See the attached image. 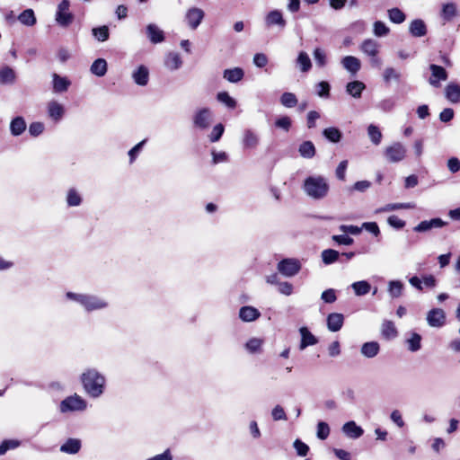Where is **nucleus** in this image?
<instances>
[{
	"mask_svg": "<svg viewBox=\"0 0 460 460\" xmlns=\"http://www.w3.org/2000/svg\"><path fill=\"white\" fill-rule=\"evenodd\" d=\"M213 120V112L209 108L204 107L195 111L192 116L193 127L199 130H206Z\"/></svg>",
	"mask_w": 460,
	"mask_h": 460,
	"instance_id": "6",
	"label": "nucleus"
},
{
	"mask_svg": "<svg viewBox=\"0 0 460 460\" xmlns=\"http://www.w3.org/2000/svg\"><path fill=\"white\" fill-rule=\"evenodd\" d=\"M427 322L431 327H441L446 322V314L440 308L430 310L427 315Z\"/></svg>",
	"mask_w": 460,
	"mask_h": 460,
	"instance_id": "11",
	"label": "nucleus"
},
{
	"mask_svg": "<svg viewBox=\"0 0 460 460\" xmlns=\"http://www.w3.org/2000/svg\"><path fill=\"white\" fill-rule=\"evenodd\" d=\"M69 85L70 81L67 78L53 74V89L56 93L66 92Z\"/></svg>",
	"mask_w": 460,
	"mask_h": 460,
	"instance_id": "37",
	"label": "nucleus"
},
{
	"mask_svg": "<svg viewBox=\"0 0 460 460\" xmlns=\"http://www.w3.org/2000/svg\"><path fill=\"white\" fill-rule=\"evenodd\" d=\"M107 66H107V62L105 59L97 58L92 64V66L90 67V71L92 72V74H93L99 77H102V76L105 75V74L107 73Z\"/></svg>",
	"mask_w": 460,
	"mask_h": 460,
	"instance_id": "38",
	"label": "nucleus"
},
{
	"mask_svg": "<svg viewBox=\"0 0 460 460\" xmlns=\"http://www.w3.org/2000/svg\"><path fill=\"white\" fill-rule=\"evenodd\" d=\"M405 342L410 351L416 352L421 348V336L417 332H410Z\"/></svg>",
	"mask_w": 460,
	"mask_h": 460,
	"instance_id": "35",
	"label": "nucleus"
},
{
	"mask_svg": "<svg viewBox=\"0 0 460 460\" xmlns=\"http://www.w3.org/2000/svg\"><path fill=\"white\" fill-rule=\"evenodd\" d=\"M401 72L391 66L386 67L383 72V80L386 84H389L392 81L399 82L401 80Z\"/></svg>",
	"mask_w": 460,
	"mask_h": 460,
	"instance_id": "45",
	"label": "nucleus"
},
{
	"mask_svg": "<svg viewBox=\"0 0 460 460\" xmlns=\"http://www.w3.org/2000/svg\"><path fill=\"white\" fill-rule=\"evenodd\" d=\"M280 103L287 108H293L297 104V98L292 93H284L280 97Z\"/></svg>",
	"mask_w": 460,
	"mask_h": 460,
	"instance_id": "50",
	"label": "nucleus"
},
{
	"mask_svg": "<svg viewBox=\"0 0 460 460\" xmlns=\"http://www.w3.org/2000/svg\"><path fill=\"white\" fill-rule=\"evenodd\" d=\"M330 434L329 425L324 421H320L317 424V438L321 440H324Z\"/></svg>",
	"mask_w": 460,
	"mask_h": 460,
	"instance_id": "57",
	"label": "nucleus"
},
{
	"mask_svg": "<svg viewBox=\"0 0 460 460\" xmlns=\"http://www.w3.org/2000/svg\"><path fill=\"white\" fill-rule=\"evenodd\" d=\"M379 47L380 45L378 44L377 41L371 39H367L361 43L359 49L364 54L370 57L378 55Z\"/></svg>",
	"mask_w": 460,
	"mask_h": 460,
	"instance_id": "23",
	"label": "nucleus"
},
{
	"mask_svg": "<svg viewBox=\"0 0 460 460\" xmlns=\"http://www.w3.org/2000/svg\"><path fill=\"white\" fill-rule=\"evenodd\" d=\"M317 95L321 98H329L330 96V84L326 81H322L316 84Z\"/></svg>",
	"mask_w": 460,
	"mask_h": 460,
	"instance_id": "54",
	"label": "nucleus"
},
{
	"mask_svg": "<svg viewBox=\"0 0 460 460\" xmlns=\"http://www.w3.org/2000/svg\"><path fill=\"white\" fill-rule=\"evenodd\" d=\"M80 381L85 394L91 398H99L105 392L106 377L95 367L85 368L80 376Z\"/></svg>",
	"mask_w": 460,
	"mask_h": 460,
	"instance_id": "1",
	"label": "nucleus"
},
{
	"mask_svg": "<svg viewBox=\"0 0 460 460\" xmlns=\"http://www.w3.org/2000/svg\"><path fill=\"white\" fill-rule=\"evenodd\" d=\"M47 109L49 118L54 121H59L65 114V109L63 105L57 101H50L48 103Z\"/></svg>",
	"mask_w": 460,
	"mask_h": 460,
	"instance_id": "16",
	"label": "nucleus"
},
{
	"mask_svg": "<svg viewBox=\"0 0 460 460\" xmlns=\"http://www.w3.org/2000/svg\"><path fill=\"white\" fill-rule=\"evenodd\" d=\"M329 183L325 177L314 175L307 177L303 184L305 193L313 199H323L329 192Z\"/></svg>",
	"mask_w": 460,
	"mask_h": 460,
	"instance_id": "3",
	"label": "nucleus"
},
{
	"mask_svg": "<svg viewBox=\"0 0 460 460\" xmlns=\"http://www.w3.org/2000/svg\"><path fill=\"white\" fill-rule=\"evenodd\" d=\"M366 85L361 81H352L347 84L346 92L354 98H360Z\"/></svg>",
	"mask_w": 460,
	"mask_h": 460,
	"instance_id": "31",
	"label": "nucleus"
},
{
	"mask_svg": "<svg viewBox=\"0 0 460 460\" xmlns=\"http://www.w3.org/2000/svg\"><path fill=\"white\" fill-rule=\"evenodd\" d=\"M81 441L78 438H68L61 447L60 451L66 454L75 455L81 449Z\"/></svg>",
	"mask_w": 460,
	"mask_h": 460,
	"instance_id": "27",
	"label": "nucleus"
},
{
	"mask_svg": "<svg viewBox=\"0 0 460 460\" xmlns=\"http://www.w3.org/2000/svg\"><path fill=\"white\" fill-rule=\"evenodd\" d=\"M327 328L332 332H336L341 329L344 323V316L340 313H332L327 316Z\"/></svg>",
	"mask_w": 460,
	"mask_h": 460,
	"instance_id": "15",
	"label": "nucleus"
},
{
	"mask_svg": "<svg viewBox=\"0 0 460 460\" xmlns=\"http://www.w3.org/2000/svg\"><path fill=\"white\" fill-rule=\"evenodd\" d=\"M389 32V28L380 21H376L374 23V34L377 37H383L387 35Z\"/></svg>",
	"mask_w": 460,
	"mask_h": 460,
	"instance_id": "59",
	"label": "nucleus"
},
{
	"mask_svg": "<svg viewBox=\"0 0 460 460\" xmlns=\"http://www.w3.org/2000/svg\"><path fill=\"white\" fill-rule=\"evenodd\" d=\"M299 332L301 334V342L299 345V349L301 350H304L308 346H313L318 342L316 337L312 334L306 327H301L299 329Z\"/></svg>",
	"mask_w": 460,
	"mask_h": 460,
	"instance_id": "21",
	"label": "nucleus"
},
{
	"mask_svg": "<svg viewBox=\"0 0 460 460\" xmlns=\"http://www.w3.org/2000/svg\"><path fill=\"white\" fill-rule=\"evenodd\" d=\"M271 416L274 420H287V414L280 405H276L271 411Z\"/></svg>",
	"mask_w": 460,
	"mask_h": 460,
	"instance_id": "62",
	"label": "nucleus"
},
{
	"mask_svg": "<svg viewBox=\"0 0 460 460\" xmlns=\"http://www.w3.org/2000/svg\"><path fill=\"white\" fill-rule=\"evenodd\" d=\"M266 23L268 26L278 25L280 28L286 26V21L284 20L282 13L279 10L270 11L266 16Z\"/></svg>",
	"mask_w": 460,
	"mask_h": 460,
	"instance_id": "28",
	"label": "nucleus"
},
{
	"mask_svg": "<svg viewBox=\"0 0 460 460\" xmlns=\"http://www.w3.org/2000/svg\"><path fill=\"white\" fill-rule=\"evenodd\" d=\"M323 262L326 265L332 264L338 261L340 253L333 249H326L322 252Z\"/></svg>",
	"mask_w": 460,
	"mask_h": 460,
	"instance_id": "47",
	"label": "nucleus"
},
{
	"mask_svg": "<svg viewBox=\"0 0 460 460\" xmlns=\"http://www.w3.org/2000/svg\"><path fill=\"white\" fill-rule=\"evenodd\" d=\"M204 12L200 8L192 7L190 8L185 15V19L189 27L192 30H195L199 27L204 18Z\"/></svg>",
	"mask_w": 460,
	"mask_h": 460,
	"instance_id": "9",
	"label": "nucleus"
},
{
	"mask_svg": "<svg viewBox=\"0 0 460 460\" xmlns=\"http://www.w3.org/2000/svg\"><path fill=\"white\" fill-rule=\"evenodd\" d=\"M367 134L374 145L377 146L381 143L382 133L376 126L372 124L369 125L367 128Z\"/></svg>",
	"mask_w": 460,
	"mask_h": 460,
	"instance_id": "48",
	"label": "nucleus"
},
{
	"mask_svg": "<svg viewBox=\"0 0 460 460\" xmlns=\"http://www.w3.org/2000/svg\"><path fill=\"white\" fill-rule=\"evenodd\" d=\"M395 106V102L392 98H386L380 101L377 104V108L385 112L391 111Z\"/></svg>",
	"mask_w": 460,
	"mask_h": 460,
	"instance_id": "61",
	"label": "nucleus"
},
{
	"mask_svg": "<svg viewBox=\"0 0 460 460\" xmlns=\"http://www.w3.org/2000/svg\"><path fill=\"white\" fill-rule=\"evenodd\" d=\"M315 146L312 141H304L299 145L298 153L305 159H311L315 155Z\"/></svg>",
	"mask_w": 460,
	"mask_h": 460,
	"instance_id": "33",
	"label": "nucleus"
},
{
	"mask_svg": "<svg viewBox=\"0 0 460 460\" xmlns=\"http://www.w3.org/2000/svg\"><path fill=\"white\" fill-rule=\"evenodd\" d=\"M415 208V204L411 202L408 203H390L384 207L378 208L375 210L376 214L385 213V212H390L394 210H399V209H411Z\"/></svg>",
	"mask_w": 460,
	"mask_h": 460,
	"instance_id": "24",
	"label": "nucleus"
},
{
	"mask_svg": "<svg viewBox=\"0 0 460 460\" xmlns=\"http://www.w3.org/2000/svg\"><path fill=\"white\" fill-rule=\"evenodd\" d=\"M277 269L280 274L285 277L291 278L296 275L301 270V263L297 259L288 258L281 260Z\"/></svg>",
	"mask_w": 460,
	"mask_h": 460,
	"instance_id": "8",
	"label": "nucleus"
},
{
	"mask_svg": "<svg viewBox=\"0 0 460 460\" xmlns=\"http://www.w3.org/2000/svg\"><path fill=\"white\" fill-rule=\"evenodd\" d=\"M314 58L318 66L323 67L326 65V54L322 49H315L314 51Z\"/></svg>",
	"mask_w": 460,
	"mask_h": 460,
	"instance_id": "60",
	"label": "nucleus"
},
{
	"mask_svg": "<svg viewBox=\"0 0 460 460\" xmlns=\"http://www.w3.org/2000/svg\"><path fill=\"white\" fill-rule=\"evenodd\" d=\"M132 79L136 84H137L139 86H146L149 82L148 68L144 65L138 66L132 72Z\"/></svg>",
	"mask_w": 460,
	"mask_h": 460,
	"instance_id": "14",
	"label": "nucleus"
},
{
	"mask_svg": "<svg viewBox=\"0 0 460 460\" xmlns=\"http://www.w3.org/2000/svg\"><path fill=\"white\" fill-rule=\"evenodd\" d=\"M65 296L67 300L81 305L87 313L104 310L109 306V303L104 297L93 294L68 291Z\"/></svg>",
	"mask_w": 460,
	"mask_h": 460,
	"instance_id": "2",
	"label": "nucleus"
},
{
	"mask_svg": "<svg viewBox=\"0 0 460 460\" xmlns=\"http://www.w3.org/2000/svg\"><path fill=\"white\" fill-rule=\"evenodd\" d=\"M356 296H365L371 290V285L367 280L356 281L351 284Z\"/></svg>",
	"mask_w": 460,
	"mask_h": 460,
	"instance_id": "44",
	"label": "nucleus"
},
{
	"mask_svg": "<svg viewBox=\"0 0 460 460\" xmlns=\"http://www.w3.org/2000/svg\"><path fill=\"white\" fill-rule=\"evenodd\" d=\"M429 69L431 71V77L429 82L431 85L438 87L439 86V81H446L447 79V73L440 66L438 65H430Z\"/></svg>",
	"mask_w": 460,
	"mask_h": 460,
	"instance_id": "13",
	"label": "nucleus"
},
{
	"mask_svg": "<svg viewBox=\"0 0 460 460\" xmlns=\"http://www.w3.org/2000/svg\"><path fill=\"white\" fill-rule=\"evenodd\" d=\"M388 17L394 23L400 24L405 21V14L399 8H392L388 10Z\"/></svg>",
	"mask_w": 460,
	"mask_h": 460,
	"instance_id": "49",
	"label": "nucleus"
},
{
	"mask_svg": "<svg viewBox=\"0 0 460 460\" xmlns=\"http://www.w3.org/2000/svg\"><path fill=\"white\" fill-rule=\"evenodd\" d=\"M447 99L453 102L457 103L460 102V86L456 84L450 83L445 89Z\"/></svg>",
	"mask_w": 460,
	"mask_h": 460,
	"instance_id": "32",
	"label": "nucleus"
},
{
	"mask_svg": "<svg viewBox=\"0 0 460 460\" xmlns=\"http://www.w3.org/2000/svg\"><path fill=\"white\" fill-rule=\"evenodd\" d=\"M296 64L299 66L301 72H308L312 67V63L308 54L305 51H301L296 58Z\"/></svg>",
	"mask_w": 460,
	"mask_h": 460,
	"instance_id": "46",
	"label": "nucleus"
},
{
	"mask_svg": "<svg viewBox=\"0 0 460 460\" xmlns=\"http://www.w3.org/2000/svg\"><path fill=\"white\" fill-rule=\"evenodd\" d=\"M25 129L26 122L22 117H16L10 123V131L14 137L22 135Z\"/></svg>",
	"mask_w": 460,
	"mask_h": 460,
	"instance_id": "34",
	"label": "nucleus"
},
{
	"mask_svg": "<svg viewBox=\"0 0 460 460\" xmlns=\"http://www.w3.org/2000/svg\"><path fill=\"white\" fill-rule=\"evenodd\" d=\"M217 99L218 102L224 103L226 107L230 109H234L236 106L235 100L233 99L226 92L218 93L217 95Z\"/></svg>",
	"mask_w": 460,
	"mask_h": 460,
	"instance_id": "52",
	"label": "nucleus"
},
{
	"mask_svg": "<svg viewBox=\"0 0 460 460\" xmlns=\"http://www.w3.org/2000/svg\"><path fill=\"white\" fill-rule=\"evenodd\" d=\"M262 342L259 338H252L245 343V349L252 354L258 353L261 351Z\"/></svg>",
	"mask_w": 460,
	"mask_h": 460,
	"instance_id": "51",
	"label": "nucleus"
},
{
	"mask_svg": "<svg viewBox=\"0 0 460 460\" xmlns=\"http://www.w3.org/2000/svg\"><path fill=\"white\" fill-rule=\"evenodd\" d=\"M75 16L70 12V2L68 0H62L57 8L55 20L57 23L63 27H68L74 22Z\"/></svg>",
	"mask_w": 460,
	"mask_h": 460,
	"instance_id": "7",
	"label": "nucleus"
},
{
	"mask_svg": "<svg viewBox=\"0 0 460 460\" xmlns=\"http://www.w3.org/2000/svg\"><path fill=\"white\" fill-rule=\"evenodd\" d=\"M261 316L260 311L250 305L242 306L239 310V317L243 322H252Z\"/></svg>",
	"mask_w": 460,
	"mask_h": 460,
	"instance_id": "17",
	"label": "nucleus"
},
{
	"mask_svg": "<svg viewBox=\"0 0 460 460\" xmlns=\"http://www.w3.org/2000/svg\"><path fill=\"white\" fill-rule=\"evenodd\" d=\"M342 431L347 437L353 439L360 438L364 433L363 429L353 420L346 422L342 426Z\"/></svg>",
	"mask_w": 460,
	"mask_h": 460,
	"instance_id": "18",
	"label": "nucleus"
},
{
	"mask_svg": "<svg viewBox=\"0 0 460 460\" xmlns=\"http://www.w3.org/2000/svg\"><path fill=\"white\" fill-rule=\"evenodd\" d=\"M457 14V9L455 3H447L443 4L441 17L445 22H450Z\"/></svg>",
	"mask_w": 460,
	"mask_h": 460,
	"instance_id": "40",
	"label": "nucleus"
},
{
	"mask_svg": "<svg viewBox=\"0 0 460 460\" xmlns=\"http://www.w3.org/2000/svg\"><path fill=\"white\" fill-rule=\"evenodd\" d=\"M294 447L300 456H305L309 451V447L299 439L295 440Z\"/></svg>",
	"mask_w": 460,
	"mask_h": 460,
	"instance_id": "63",
	"label": "nucleus"
},
{
	"mask_svg": "<svg viewBox=\"0 0 460 460\" xmlns=\"http://www.w3.org/2000/svg\"><path fill=\"white\" fill-rule=\"evenodd\" d=\"M146 35L153 44H158L164 40V32L156 24L149 23L146 27Z\"/></svg>",
	"mask_w": 460,
	"mask_h": 460,
	"instance_id": "10",
	"label": "nucleus"
},
{
	"mask_svg": "<svg viewBox=\"0 0 460 460\" xmlns=\"http://www.w3.org/2000/svg\"><path fill=\"white\" fill-rule=\"evenodd\" d=\"M182 65L181 56L176 52H170L164 59V66L171 71L179 69Z\"/></svg>",
	"mask_w": 460,
	"mask_h": 460,
	"instance_id": "26",
	"label": "nucleus"
},
{
	"mask_svg": "<svg viewBox=\"0 0 460 460\" xmlns=\"http://www.w3.org/2000/svg\"><path fill=\"white\" fill-rule=\"evenodd\" d=\"M382 336L386 340H393L397 337L398 332L392 321L385 320L381 325Z\"/></svg>",
	"mask_w": 460,
	"mask_h": 460,
	"instance_id": "30",
	"label": "nucleus"
},
{
	"mask_svg": "<svg viewBox=\"0 0 460 460\" xmlns=\"http://www.w3.org/2000/svg\"><path fill=\"white\" fill-rule=\"evenodd\" d=\"M447 225V222L441 218H432L430 220H424L414 226L413 230L417 233H425L433 228H441Z\"/></svg>",
	"mask_w": 460,
	"mask_h": 460,
	"instance_id": "12",
	"label": "nucleus"
},
{
	"mask_svg": "<svg viewBox=\"0 0 460 460\" xmlns=\"http://www.w3.org/2000/svg\"><path fill=\"white\" fill-rule=\"evenodd\" d=\"M341 64L342 66L353 75H356L361 67L360 60L353 56L344 57L341 60Z\"/></svg>",
	"mask_w": 460,
	"mask_h": 460,
	"instance_id": "19",
	"label": "nucleus"
},
{
	"mask_svg": "<svg viewBox=\"0 0 460 460\" xmlns=\"http://www.w3.org/2000/svg\"><path fill=\"white\" fill-rule=\"evenodd\" d=\"M260 143L259 136L252 129H245L243 134V146L244 148H256Z\"/></svg>",
	"mask_w": 460,
	"mask_h": 460,
	"instance_id": "20",
	"label": "nucleus"
},
{
	"mask_svg": "<svg viewBox=\"0 0 460 460\" xmlns=\"http://www.w3.org/2000/svg\"><path fill=\"white\" fill-rule=\"evenodd\" d=\"M224 130H225V128H224L223 124H221V123L217 124L213 128L211 133L208 136L210 142H213V143L217 142L221 138V137L224 133Z\"/></svg>",
	"mask_w": 460,
	"mask_h": 460,
	"instance_id": "56",
	"label": "nucleus"
},
{
	"mask_svg": "<svg viewBox=\"0 0 460 460\" xmlns=\"http://www.w3.org/2000/svg\"><path fill=\"white\" fill-rule=\"evenodd\" d=\"M93 35L99 40V41H105L109 39V29L107 26L103 25L101 27L93 28Z\"/></svg>",
	"mask_w": 460,
	"mask_h": 460,
	"instance_id": "53",
	"label": "nucleus"
},
{
	"mask_svg": "<svg viewBox=\"0 0 460 460\" xmlns=\"http://www.w3.org/2000/svg\"><path fill=\"white\" fill-rule=\"evenodd\" d=\"M87 407L86 401L80 395L75 394L61 401L59 410L62 413L68 411H82Z\"/></svg>",
	"mask_w": 460,
	"mask_h": 460,
	"instance_id": "5",
	"label": "nucleus"
},
{
	"mask_svg": "<svg viewBox=\"0 0 460 460\" xmlns=\"http://www.w3.org/2000/svg\"><path fill=\"white\" fill-rule=\"evenodd\" d=\"M403 283L400 280H391L388 282L387 291L392 298H398L402 295Z\"/></svg>",
	"mask_w": 460,
	"mask_h": 460,
	"instance_id": "39",
	"label": "nucleus"
},
{
	"mask_svg": "<svg viewBox=\"0 0 460 460\" xmlns=\"http://www.w3.org/2000/svg\"><path fill=\"white\" fill-rule=\"evenodd\" d=\"M380 350V345L377 341L365 342L360 349L361 354L368 358L376 357Z\"/></svg>",
	"mask_w": 460,
	"mask_h": 460,
	"instance_id": "25",
	"label": "nucleus"
},
{
	"mask_svg": "<svg viewBox=\"0 0 460 460\" xmlns=\"http://www.w3.org/2000/svg\"><path fill=\"white\" fill-rule=\"evenodd\" d=\"M323 137L332 143H338L341 141L342 134L341 130L335 127L326 128L323 131Z\"/></svg>",
	"mask_w": 460,
	"mask_h": 460,
	"instance_id": "43",
	"label": "nucleus"
},
{
	"mask_svg": "<svg viewBox=\"0 0 460 460\" xmlns=\"http://www.w3.org/2000/svg\"><path fill=\"white\" fill-rule=\"evenodd\" d=\"M321 299L327 304L334 303L337 300L336 290L333 288L324 290L321 295Z\"/></svg>",
	"mask_w": 460,
	"mask_h": 460,
	"instance_id": "58",
	"label": "nucleus"
},
{
	"mask_svg": "<svg viewBox=\"0 0 460 460\" xmlns=\"http://www.w3.org/2000/svg\"><path fill=\"white\" fill-rule=\"evenodd\" d=\"M16 81V74L14 70L5 66L0 68V84H13Z\"/></svg>",
	"mask_w": 460,
	"mask_h": 460,
	"instance_id": "29",
	"label": "nucleus"
},
{
	"mask_svg": "<svg viewBox=\"0 0 460 460\" xmlns=\"http://www.w3.org/2000/svg\"><path fill=\"white\" fill-rule=\"evenodd\" d=\"M409 31L413 37H423L427 34V27L421 19H415L411 22Z\"/></svg>",
	"mask_w": 460,
	"mask_h": 460,
	"instance_id": "22",
	"label": "nucleus"
},
{
	"mask_svg": "<svg viewBox=\"0 0 460 460\" xmlns=\"http://www.w3.org/2000/svg\"><path fill=\"white\" fill-rule=\"evenodd\" d=\"M19 22L25 26H33L36 23V17L32 9L24 10L18 16Z\"/></svg>",
	"mask_w": 460,
	"mask_h": 460,
	"instance_id": "42",
	"label": "nucleus"
},
{
	"mask_svg": "<svg viewBox=\"0 0 460 460\" xmlns=\"http://www.w3.org/2000/svg\"><path fill=\"white\" fill-rule=\"evenodd\" d=\"M66 201L68 207H78L82 204L83 199L75 189L71 188L66 192Z\"/></svg>",
	"mask_w": 460,
	"mask_h": 460,
	"instance_id": "41",
	"label": "nucleus"
},
{
	"mask_svg": "<svg viewBox=\"0 0 460 460\" xmlns=\"http://www.w3.org/2000/svg\"><path fill=\"white\" fill-rule=\"evenodd\" d=\"M20 446V441L15 439L4 440L0 444V456L4 455L9 449H14Z\"/></svg>",
	"mask_w": 460,
	"mask_h": 460,
	"instance_id": "55",
	"label": "nucleus"
},
{
	"mask_svg": "<svg viewBox=\"0 0 460 460\" xmlns=\"http://www.w3.org/2000/svg\"><path fill=\"white\" fill-rule=\"evenodd\" d=\"M407 155L406 146L401 142H394L386 146L384 151V155L387 162L397 164L403 161Z\"/></svg>",
	"mask_w": 460,
	"mask_h": 460,
	"instance_id": "4",
	"label": "nucleus"
},
{
	"mask_svg": "<svg viewBox=\"0 0 460 460\" xmlns=\"http://www.w3.org/2000/svg\"><path fill=\"white\" fill-rule=\"evenodd\" d=\"M244 75L243 70L240 67L226 69L224 71V78L230 83H238Z\"/></svg>",
	"mask_w": 460,
	"mask_h": 460,
	"instance_id": "36",
	"label": "nucleus"
},
{
	"mask_svg": "<svg viewBox=\"0 0 460 460\" xmlns=\"http://www.w3.org/2000/svg\"><path fill=\"white\" fill-rule=\"evenodd\" d=\"M44 130V124L42 122H32L29 127V132L32 137L40 136Z\"/></svg>",
	"mask_w": 460,
	"mask_h": 460,
	"instance_id": "64",
	"label": "nucleus"
}]
</instances>
